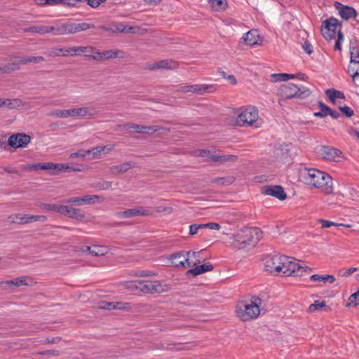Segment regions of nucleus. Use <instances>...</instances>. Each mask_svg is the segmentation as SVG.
<instances>
[{
    "instance_id": "obj_1",
    "label": "nucleus",
    "mask_w": 359,
    "mask_h": 359,
    "mask_svg": "<svg viewBox=\"0 0 359 359\" xmlns=\"http://www.w3.org/2000/svg\"><path fill=\"white\" fill-rule=\"evenodd\" d=\"M302 177L306 184L321 188L327 194L333 191L332 177L326 172L315 168H305L302 172Z\"/></svg>"
},
{
    "instance_id": "obj_2",
    "label": "nucleus",
    "mask_w": 359,
    "mask_h": 359,
    "mask_svg": "<svg viewBox=\"0 0 359 359\" xmlns=\"http://www.w3.org/2000/svg\"><path fill=\"white\" fill-rule=\"evenodd\" d=\"M262 237V231L258 227H243L233 235V245L239 249L247 245H255Z\"/></svg>"
},
{
    "instance_id": "obj_3",
    "label": "nucleus",
    "mask_w": 359,
    "mask_h": 359,
    "mask_svg": "<svg viewBox=\"0 0 359 359\" xmlns=\"http://www.w3.org/2000/svg\"><path fill=\"white\" fill-rule=\"evenodd\" d=\"M261 304L262 299L256 296L252 297L250 302H239L236 309L238 316L243 321L256 318L260 313Z\"/></svg>"
},
{
    "instance_id": "obj_4",
    "label": "nucleus",
    "mask_w": 359,
    "mask_h": 359,
    "mask_svg": "<svg viewBox=\"0 0 359 359\" xmlns=\"http://www.w3.org/2000/svg\"><path fill=\"white\" fill-rule=\"evenodd\" d=\"M278 93L283 100L292 98L304 99L308 97L311 92L306 87L299 88L293 83L283 84L279 88Z\"/></svg>"
},
{
    "instance_id": "obj_5",
    "label": "nucleus",
    "mask_w": 359,
    "mask_h": 359,
    "mask_svg": "<svg viewBox=\"0 0 359 359\" xmlns=\"http://www.w3.org/2000/svg\"><path fill=\"white\" fill-rule=\"evenodd\" d=\"M293 257L282 255L280 268L284 276H302L303 273L309 269L307 266H303L295 262Z\"/></svg>"
},
{
    "instance_id": "obj_6",
    "label": "nucleus",
    "mask_w": 359,
    "mask_h": 359,
    "mask_svg": "<svg viewBox=\"0 0 359 359\" xmlns=\"http://www.w3.org/2000/svg\"><path fill=\"white\" fill-rule=\"evenodd\" d=\"M237 116L230 118L228 124L238 126H252L255 128L261 127L263 121L258 116V114H236Z\"/></svg>"
},
{
    "instance_id": "obj_7",
    "label": "nucleus",
    "mask_w": 359,
    "mask_h": 359,
    "mask_svg": "<svg viewBox=\"0 0 359 359\" xmlns=\"http://www.w3.org/2000/svg\"><path fill=\"white\" fill-rule=\"evenodd\" d=\"M31 170H50L52 175H57L62 171L65 172H75L79 171V168L69 166L64 163H38L29 165Z\"/></svg>"
},
{
    "instance_id": "obj_8",
    "label": "nucleus",
    "mask_w": 359,
    "mask_h": 359,
    "mask_svg": "<svg viewBox=\"0 0 359 359\" xmlns=\"http://www.w3.org/2000/svg\"><path fill=\"white\" fill-rule=\"evenodd\" d=\"M325 93L328 101L335 105L341 112H354L351 108L345 104V96L343 92L330 88L326 90Z\"/></svg>"
},
{
    "instance_id": "obj_9",
    "label": "nucleus",
    "mask_w": 359,
    "mask_h": 359,
    "mask_svg": "<svg viewBox=\"0 0 359 359\" xmlns=\"http://www.w3.org/2000/svg\"><path fill=\"white\" fill-rule=\"evenodd\" d=\"M341 25L334 18H330L324 20L321 26V32L323 37L327 40L334 39L337 36L338 32L341 31Z\"/></svg>"
},
{
    "instance_id": "obj_10",
    "label": "nucleus",
    "mask_w": 359,
    "mask_h": 359,
    "mask_svg": "<svg viewBox=\"0 0 359 359\" xmlns=\"http://www.w3.org/2000/svg\"><path fill=\"white\" fill-rule=\"evenodd\" d=\"M317 154L323 159L328 161H339L342 157V152L332 147L320 145L316 148Z\"/></svg>"
},
{
    "instance_id": "obj_11",
    "label": "nucleus",
    "mask_w": 359,
    "mask_h": 359,
    "mask_svg": "<svg viewBox=\"0 0 359 359\" xmlns=\"http://www.w3.org/2000/svg\"><path fill=\"white\" fill-rule=\"evenodd\" d=\"M212 84H193L181 86V93H193L197 95H204L215 91Z\"/></svg>"
},
{
    "instance_id": "obj_12",
    "label": "nucleus",
    "mask_w": 359,
    "mask_h": 359,
    "mask_svg": "<svg viewBox=\"0 0 359 359\" xmlns=\"http://www.w3.org/2000/svg\"><path fill=\"white\" fill-rule=\"evenodd\" d=\"M282 255H269L264 259V268L265 270L271 273H280L281 271Z\"/></svg>"
},
{
    "instance_id": "obj_13",
    "label": "nucleus",
    "mask_w": 359,
    "mask_h": 359,
    "mask_svg": "<svg viewBox=\"0 0 359 359\" xmlns=\"http://www.w3.org/2000/svg\"><path fill=\"white\" fill-rule=\"evenodd\" d=\"M8 218L13 219L12 222L20 224L32 223L37 221L43 222L47 220V217L45 215H32L22 214L11 215Z\"/></svg>"
},
{
    "instance_id": "obj_14",
    "label": "nucleus",
    "mask_w": 359,
    "mask_h": 359,
    "mask_svg": "<svg viewBox=\"0 0 359 359\" xmlns=\"http://www.w3.org/2000/svg\"><path fill=\"white\" fill-rule=\"evenodd\" d=\"M151 214V210L144 207H140L118 212L116 213V216L119 218H131L138 215L147 216Z\"/></svg>"
},
{
    "instance_id": "obj_15",
    "label": "nucleus",
    "mask_w": 359,
    "mask_h": 359,
    "mask_svg": "<svg viewBox=\"0 0 359 359\" xmlns=\"http://www.w3.org/2000/svg\"><path fill=\"white\" fill-rule=\"evenodd\" d=\"M139 291L143 293H160L163 291L161 285L158 281L140 280Z\"/></svg>"
},
{
    "instance_id": "obj_16",
    "label": "nucleus",
    "mask_w": 359,
    "mask_h": 359,
    "mask_svg": "<svg viewBox=\"0 0 359 359\" xmlns=\"http://www.w3.org/2000/svg\"><path fill=\"white\" fill-rule=\"evenodd\" d=\"M30 140L29 135L25 133H18L8 137V144L13 148L25 147Z\"/></svg>"
},
{
    "instance_id": "obj_17",
    "label": "nucleus",
    "mask_w": 359,
    "mask_h": 359,
    "mask_svg": "<svg viewBox=\"0 0 359 359\" xmlns=\"http://www.w3.org/2000/svg\"><path fill=\"white\" fill-rule=\"evenodd\" d=\"M262 193L266 195L272 196L276 198L283 201L286 198L287 195L281 186L266 185L262 187Z\"/></svg>"
},
{
    "instance_id": "obj_18",
    "label": "nucleus",
    "mask_w": 359,
    "mask_h": 359,
    "mask_svg": "<svg viewBox=\"0 0 359 359\" xmlns=\"http://www.w3.org/2000/svg\"><path fill=\"white\" fill-rule=\"evenodd\" d=\"M91 57L95 60H104L116 57H123V53L118 50H109L102 52L95 50Z\"/></svg>"
},
{
    "instance_id": "obj_19",
    "label": "nucleus",
    "mask_w": 359,
    "mask_h": 359,
    "mask_svg": "<svg viewBox=\"0 0 359 359\" xmlns=\"http://www.w3.org/2000/svg\"><path fill=\"white\" fill-rule=\"evenodd\" d=\"M178 62L172 60H163L157 61L152 64L148 65L147 69L149 70L156 69H172L177 68Z\"/></svg>"
},
{
    "instance_id": "obj_20",
    "label": "nucleus",
    "mask_w": 359,
    "mask_h": 359,
    "mask_svg": "<svg viewBox=\"0 0 359 359\" xmlns=\"http://www.w3.org/2000/svg\"><path fill=\"white\" fill-rule=\"evenodd\" d=\"M65 51V53L62 54L63 56L80 55L82 53H85L86 56L91 57L95 51V49L91 46H79L68 48Z\"/></svg>"
},
{
    "instance_id": "obj_21",
    "label": "nucleus",
    "mask_w": 359,
    "mask_h": 359,
    "mask_svg": "<svg viewBox=\"0 0 359 359\" xmlns=\"http://www.w3.org/2000/svg\"><path fill=\"white\" fill-rule=\"evenodd\" d=\"M99 29H102L104 31L111 32L113 33L116 32H129L134 33L135 27L131 26H128L124 25L123 23H114L110 26H100Z\"/></svg>"
},
{
    "instance_id": "obj_22",
    "label": "nucleus",
    "mask_w": 359,
    "mask_h": 359,
    "mask_svg": "<svg viewBox=\"0 0 359 359\" xmlns=\"http://www.w3.org/2000/svg\"><path fill=\"white\" fill-rule=\"evenodd\" d=\"M336 8L339 10V15L344 20H348L351 18H355L358 13L355 8L351 6H344L341 3H336Z\"/></svg>"
},
{
    "instance_id": "obj_23",
    "label": "nucleus",
    "mask_w": 359,
    "mask_h": 359,
    "mask_svg": "<svg viewBox=\"0 0 359 359\" xmlns=\"http://www.w3.org/2000/svg\"><path fill=\"white\" fill-rule=\"evenodd\" d=\"M213 268V265L211 263L207 262L201 265L196 266L194 268L188 270L186 272V275L188 277L191 276L194 277L203 273L210 271Z\"/></svg>"
},
{
    "instance_id": "obj_24",
    "label": "nucleus",
    "mask_w": 359,
    "mask_h": 359,
    "mask_svg": "<svg viewBox=\"0 0 359 359\" xmlns=\"http://www.w3.org/2000/svg\"><path fill=\"white\" fill-rule=\"evenodd\" d=\"M27 279H28L26 276L18 277L15 279L11 280L2 281L1 283V285L3 287H8L9 288L13 290L18 287L22 285H29L31 283L27 282Z\"/></svg>"
},
{
    "instance_id": "obj_25",
    "label": "nucleus",
    "mask_w": 359,
    "mask_h": 359,
    "mask_svg": "<svg viewBox=\"0 0 359 359\" xmlns=\"http://www.w3.org/2000/svg\"><path fill=\"white\" fill-rule=\"evenodd\" d=\"M197 254H198V252L192 251L187 252L184 262L181 261V266L184 268L191 267L199 264L201 261L196 257Z\"/></svg>"
},
{
    "instance_id": "obj_26",
    "label": "nucleus",
    "mask_w": 359,
    "mask_h": 359,
    "mask_svg": "<svg viewBox=\"0 0 359 359\" xmlns=\"http://www.w3.org/2000/svg\"><path fill=\"white\" fill-rule=\"evenodd\" d=\"M128 128H133L136 133L142 134H152L158 130L157 126H146L138 124L128 125Z\"/></svg>"
},
{
    "instance_id": "obj_27",
    "label": "nucleus",
    "mask_w": 359,
    "mask_h": 359,
    "mask_svg": "<svg viewBox=\"0 0 359 359\" xmlns=\"http://www.w3.org/2000/svg\"><path fill=\"white\" fill-rule=\"evenodd\" d=\"M271 77L274 79V81H286L290 79L298 78L301 80L305 79V74L299 73L297 74H290L286 73L273 74Z\"/></svg>"
},
{
    "instance_id": "obj_28",
    "label": "nucleus",
    "mask_w": 359,
    "mask_h": 359,
    "mask_svg": "<svg viewBox=\"0 0 359 359\" xmlns=\"http://www.w3.org/2000/svg\"><path fill=\"white\" fill-rule=\"evenodd\" d=\"M22 105V102L19 99H0V107H5L8 109H20Z\"/></svg>"
},
{
    "instance_id": "obj_29",
    "label": "nucleus",
    "mask_w": 359,
    "mask_h": 359,
    "mask_svg": "<svg viewBox=\"0 0 359 359\" xmlns=\"http://www.w3.org/2000/svg\"><path fill=\"white\" fill-rule=\"evenodd\" d=\"M133 167L134 165L131 162H126L122 164L111 166L109 168V171L112 175H118L120 173H124Z\"/></svg>"
},
{
    "instance_id": "obj_30",
    "label": "nucleus",
    "mask_w": 359,
    "mask_h": 359,
    "mask_svg": "<svg viewBox=\"0 0 359 359\" xmlns=\"http://www.w3.org/2000/svg\"><path fill=\"white\" fill-rule=\"evenodd\" d=\"M84 248L83 251L88 252L93 256H103L107 252V248L103 245L85 246Z\"/></svg>"
},
{
    "instance_id": "obj_31",
    "label": "nucleus",
    "mask_w": 359,
    "mask_h": 359,
    "mask_svg": "<svg viewBox=\"0 0 359 359\" xmlns=\"http://www.w3.org/2000/svg\"><path fill=\"white\" fill-rule=\"evenodd\" d=\"M26 32L38 33L40 34H45L53 32V29L50 26H32L24 29Z\"/></svg>"
},
{
    "instance_id": "obj_32",
    "label": "nucleus",
    "mask_w": 359,
    "mask_h": 359,
    "mask_svg": "<svg viewBox=\"0 0 359 359\" xmlns=\"http://www.w3.org/2000/svg\"><path fill=\"white\" fill-rule=\"evenodd\" d=\"M243 39L246 44L253 46L258 43L259 39L257 30H250L245 34Z\"/></svg>"
},
{
    "instance_id": "obj_33",
    "label": "nucleus",
    "mask_w": 359,
    "mask_h": 359,
    "mask_svg": "<svg viewBox=\"0 0 359 359\" xmlns=\"http://www.w3.org/2000/svg\"><path fill=\"white\" fill-rule=\"evenodd\" d=\"M210 159L215 163H225V162H234L238 159L237 156L235 155H212Z\"/></svg>"
},
{
    "instance_id": "obj_34",
    "label": "nucleus",
    "mask_w": 359,
    "mask_h": 359,
    "mask_svg": "<svg viewBox=\"0 0 359 359\" xmlns=\"http://www.w3.org/2000/svg\"><path fill=\"white\" fill-rule=\"evenodd\" d=\"M311 280L312 281H318V282H329L330 283H332L335 281V278L332 275H325V276H321L319 274H313L310 277Z\"/></svg>"
},
{
    "instance_id": "obj_35",
    "label": "nucleus",
    "mask_w": 359,
    "mask_h": 359,
    "mask_svg": "<svg viewBox=\"0 0 359 359\" xmlns=\"http://www.w3.org/2000/svg\"><path fill=\"white\" fill-rule=\"evenodd\" d=\"M45 60L44 57L41 56H31V57H20L18 58V65L20 64H27L30 62H41Z\"/></svg>"
},
{
    "instance_id": "obj_36",
    "label": "nucleus",
    "mask_w": 359,
    "mask_h": 359,
    "mask_svg": "<svg viewBox=\"0 0 359 359\" xmlns=\"http://www.w3.org/2000/svg\"><path fill=\"white\" fill-rule=\"evenodd\" d=\"M212 8L215 11H224L227 6L226 0H208Z\"/></svg>"
},
{
    "instance_id": "obj_37",
    "label": "nucleus",
    "mask_w": 359,
    "mask_h": 359,
    "mask_svg": "<svg viewBox=\"0 0 359 359\" xmlns=\"http://www.w3.org/2000/svg\"><path fill=\"white\" fill-rule=\"evenodd\" d=\"M234 177L232 176L215 177L210 180V182L212 184H219L222 185H229L234 182Z\"/></svg>"
},
{
    "instance_id": "obj_38",
    "label": "nucleus",
    "mask_w": 359,
    "mask_h": 359,
    "mask_svg": "<svg viewBox=\"0 0 359 359\" xmlns=\"http://www.w3.org/2000/svg\"><path fill=\"white\" fill-rule=\"evenodd\" d=\"M350 64H359V49L356 46L350 47Z\"/></svg>"
},
{
    "instance_id": "obj_39",
    "label": "nucleus",
    "mask_w": 359,
    "mask_h": 359,
    "mask_svg": "<svg viewBox=\"0 0 359 359\" xmlns=\"http://www.w3.org/2000/svg\"><path fill=\"white\" fill-rule=\"evenodd\" d=\"M95 25L90 23L86 22H81V23H74V30L73 33H77L81 31H86L88 29L94 28Z\"/></svg>"
},
{
    "instance_id": "obj_40",
    "label": "nucleus",
    "mask_w": 359,
    "mask_h": 359,
    "mask_svg": "<svg viewBox=\"0 0 359 359\" xmlns=\"http://www.w3.org/2000/svg\"><path fill=\"white\" fill-rule=\"evenodd\" d=\"M19 69L20 66H18V64H16L15 62L9 63L7 65H4L3 66H0V73L8 74L11 72L18 70Z\"/></svg>"
},
{
    "instance_id": "obj_41",
    "label": "nucleus",
    "mask_w": 359,
    "mask_h": 359,
    "mask_svg": "<svg viewBox=\"0 0 359 359\" xmlns=\"http://www.w3.org/2000/svg\"><path fill=\"white\" fill-rule=\"evenodd\" d=\"M348 73L353 80L359 77V63L354 65H349L348 67Z\"/></svg>"
},
{
    "instance_id": "obj_42",
    "label": "nucleus",
    "mask_w": 359,
    "mask_h": 359,
    "mask_svg": "<svg viewBox=\"0 0 359 359\" xmlns=\"http://www.w3.org/2000/svg\"><path fill=\"white\" fill-rule=\"evenodd\" d=\"M68 217L71 218H74L80 221L83 220V219L85 218L84 215L82 213L80 209H76L74 208H72Z\"/></svg>"
},
{
    "instance_id": "obj_43",
    "label": "nucleus",
    "mask_w": 359,
    "mask_h": 359,
    "mask_svg": "<svg viewBox=\"0 0 359 359\" xmlns=\"http://www.w3.org/2000/svg\"><path fill=\"white\" fill-rule=\"evenodd\" d=\"M74 0H48V5L55 6L62 4L68 6H74L75 3Z\"/></svg>"
},
{
    "instance_id": "obj_44",
    "label": "nucleus",
    "mask_w": 359,
    "mask_h": 359,
    "mask_svg": "<svg viewBox=\"0 0 359 359\" xmlns=\"http://www.w3.org/2000/svg\"><path fill=\"white\" fill-rule=\"evenodd\" d=\"M233 112H258L259 109L257 107L252 105L242 106L241 107L233 109Z\"/></svg>"
},
{
    "instance_id": "obj_45",
    "label": "nucleus",
    "mask_w": 359,
    "mask_h": 359,
    "mask_svg": "<svg viewBox=\"0 0 359 359\" xmlns=\"http://www.w3.org/2000/svg\"><path fill=\"white\" fill-rule=\"evenodd\" d=\"M50 27L53 29L54 34H57V35L67 34L65 22L60 24L55 27L50 26Z\"/></svg>"
},
{
    "instance_id": "obj_46",
    "label": "nucleus",
    "mask_w": 359,
    "mask_h": 359,
    "mask_svg": "<svg viewBox=\"0 0 359 359\" xmlns=\"http://www.w3.org/2000/svg\"><path fill=\"white\" fill-rule=\"evenodd\" d=\"M194 154L197 157H202L210 159V156H212L213 155L211 154V151L209 149H196L194 151Z\"/></svg>"
},
{
    "instance_id": "obj_47",
    "label": "nucleus",
    "mask_w": 359,
    "mask_h": 359,
    "mask_svg": "<svg viewBox=\"0 0 359 359\" xmlns=\"http://www.w3.org/2000/svg\"><path fill=\"white\" fill-rule=\"evenodd\" d=\"M131 274L135 277H149L155 276L156 273L147 270H138L133 271Z\"/></svg>"
},
{
    "instance_id": "obj_48",
    "label": "nucleus",
    "mask_w": 359,
    "mask_h": 359,
    "mask_svg": "<svg viewBox=\"0 0 359 359\" xmlns=\"http://www.w3.org/2000/svg\"><path fill=\"white\" fill-rule=\"evenodd\" d=\"M111 186V182L109 181H100L93 184V187L99 190H107L109 189Z\"/></svg>"
},
{
    "instance_id": "obj_49",
    "label": "nucleus",
    "mask_w": 359,
    "mask_h": 359,
    "mask_svg": "<svg viewBox=\"0 0 359 359\" xmlns=\"http://www.w3.org/2000/svg\"><path fill=\"white\" fill-rule=\"evenodd\" d=\"M326 306V303L325 301L320 302L319 301H316L313 304H311L308 308L309 312H314L323 307Z\"/></svg>"
},
{
    "instance_id": "obj_50",
    "label": "nucleus",
    "mask_w": 359,
    "mask_h": 359,
    "mask_svg": "<svg viewBox=\"0 0 359 359\" xmlns=\"http://www.w3.org/2000/svg\"><path fill=\"white\" fill-rule=\"evenodd\" d=\"M99 196L97 195L95 196H88L86 195L81 198V205L83 204H93L95 203V198H98Z\"/></svg>"
},
{
    "instance_id": "obj_51",
    "label": "nucleus",
    "mask_w": 359,
    "mask_h": 359,
    "mask_svg": "<svg viewBox=\"0 0 359 359\" xmlns=\"http://www.w3.org/2000/svg\"><path fill=\"white\" fill-rule=\"evenodd\" d=\"M140 280L135 281H126L124 283V287L130 290H139V285Z\"/></svg>"
},
{
    "instance_id": "obj_52",
    "label": "nucleus",
    "mask_w": 359,
    "mask_h": 359,
    "mask_svg": "<svg viewBox=\"0 0 359 359\" xmlns=\"http://www.w3.org/2000/svg\"><path fill=\"white\" fill-rule=\"evenodd\" d=\"M106 146L102 147H96L93 148L92 149H89L90 154H92V158H96L100 156L101 153L104 151Z\"/></svg>"
},
{
    "instance_id": "obj_53",
    "label": "nucleus",
    "mask_w": 359,
    "mask_h": 359,
    "mask_svg": "<svg viewBox=\"0 0 359 359\" xmlns=\"http://www.w3.org/2000/svg\"><path fill=\"white\" fill-rule=\"evenodd\" d=\"M189 231L188 233L189 236L196 235L200 229H203L202 224H191L189 226Z\"/></svg>"
},
{
    "instance_id": "obj_54",
    "label": "nucleus",
    "mask_w": 359,
    "mask_h": 359,
    "mask_svg": "<svg viewBox=\"0 0 359 359\" xmlns=\"http://www.w3.org/2000/svg\"><path fill=\"white\" fill-rule=\"evenodd\" d=\"M179 259H180V252L173 253L172 255H171L170 256V264L172 266H180Z\"/></svg>"
},
{
    "instance_id": "obj_55",
    "label": "nucleus",
    "mask_w": 359,
    "mask_h": 359,
    "mask_svg": "<svg viewBox=\"0 0 359 359\" xmlns=\"http://www.w3.org/2000/svg\"><path fill=\"white\" fill-rule=\"evenodd\" d=\"M72 208V207L60 205L58 207L57 212L66 216H69Z\"/></svg>"
},
{
    "instance_id": "obj_56",
    "label": "nucleus",
    "mask_w": 359,
    "mask_h": 359,
    "mask_svg": "<svg viewBox=\"0 0 359 359\" xmlns=\"http://www.w3.org/2000/svg\"><path fill=\"white\" fill-rule=\"evenodd\" d=\"M358 269L355 267H351L346 270H340L339 274L342 277H348L353 273L357 271Z\"/></svg>"
},
{
    "instance_id": "obj_57",
    "label": "nucleus",
    "mask_w": 359,
    "mask_h": 359,
    "mask_svg": "<svg viewBox=\"0 0 359 359\" xmlns=\"http://www.w3.org/2000/svg\"><path fill=\"white\" fill-rule=\"evenodd\" d=\"M348 301V304H354L355 306L359 304V290L350 296Z\"/></svg>"
},
{
    "instance_id": "obj_58",
    "label": "nucleus",
    "mask_w": 359,
    "mask_h": 359,
    "mask_svg": "<svg viewBox=\"0 0 359 359\" xmlns=\"http://www.w3.org/2000/svg\"><path fill=\"white\" fill-rule=\"evenodd\" d=\"M87 155H90L89 150H80L77 152L71 154L70 157H72V158H74V157L85 158Z\"/></svg>"
},
{
    "instance_id": "obj_59",
    "label": "nucleus",
    "mask_w": 359,
    "mask_h": 359,
    "mask_svg": "<svg viewBox=\"0 0 359 359\" xmlns=\"http://www.w3.org/2000/svg\"><path fill=\"white\" fill-rule=\"evenodd\" d=\"M343 39H344V35H343L342 32L341 31H339L338 34H337V39L336 40L335 44H334L335 50H341V41L343 40Z\"/></svg>"
},
{
    "instance_id": "obj_60",
    "label": "nucleus",
    "mask_w": 359,
    "mask_h": 359,
    "mask_svg": "<svg viewBox=\"0 0 359 359\" xmlns=\"http://www.w3.org/2000/svg\"><path fill=\"white\" fill-rule=\"evenodd\" d=\"M320 222L321 223L322 228H329L332 226H340L341 224L334 223L331 221L325 220V219H320Z\"/></svg>"
},
{
    "instance_id": "obj_61",
    "label": "nucleus",
    "mask_w": 359,
    "mask_h": 359,
    "mask_svg": "<svg viewBox=\"0 0 359 359\" xmlns=\"http://www.w3.org/2000/svg\"><path fill=\"white\" fill-rule=\"evenodd\" d=\"M39 354L48 356H58L60 351L57 350H46L40 352Z\"/></svg>"
},
{
    "instance_id": "obj_62",
    "label": "nucleus",
    "mask_w": 359,
    "mask_h": 359,
    "mask_svg": "<svg viewBox=\"0 0 359 359\" xmlns=\"http://www.w3.org/2000/svg\"><path fill=\"white\" fill-rule=\"evenodd\" d=\"M203 229L208 228L210 229L219 230L220 225L218 223L210 222L207 224H203Z\"/></svg>"
},
{
    "instance_id": "obj_63",
    "label": "nucleus",
    "mask_w": 359,
    "mask_h": 359,
    "mask_svg": "<svg viewBox=\"0 0 359 359\" xmlns=\"http://www.w3.org/2000/svg\"><path fill=\"white\" fill-rule=\"evenodd\" d=\"M319 107L320 112H336L335 109L330 108L321 102H319Z\"/></svg>"
},
{
    "instance_id": "obj_64",
    "label": "nucleus",
    "mask_w": 359,
    "mask_h": 359,
    "mask_svg": "<svg viewBox=\"0 0 359 359\" xmlns=\"http://www.w3.org/2000/svg\"><path fill=\"white\" fill-rule=\"evenodd\" d=\"M42 206H43V209H46V210H48L55 211V212H57V210H58V207H59L58 205L49 204V203H43L42 205Z\"/></svg>"
}]
</instances>
